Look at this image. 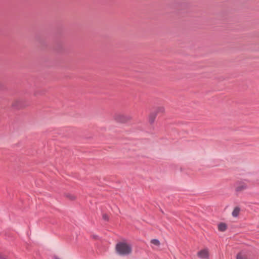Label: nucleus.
I'll return each instance as SVG.
<instances>
[{"instance_id":"nucleus-1","label":"nucleus","mask_w":259,"mask_h":259,"mask_svg":"<svg viewBox=\"0 0 259 259\" xmlns=\"http://www.w3.org/2000/svg\"><path fill=\"white\" fill-rule=\"evenodd\" d=\"M116 250L120 255H127L131 253L132 251V247L130 244L121 242L116 244Z\"/></svg>"},{"instance_id":"nucleus-2","label":"nucleus","mask_w":259,"mask_h":259,"mask_svg":"<svg viewBox=\"0 0 259 259\" xmlns=\"http://www.w3.org/2000/svg\"><path fill=\"white\" fill-rule=\"evenodd\" d=\"M197 255L201 259H208L209 258V250L207 248L201 249L197 252Z\"/></svg>"},{"instance_id":"nucleus-3","label":"nucleus","mask_w":259,"mask_h":259,"mask_svg":"<svg viewBox=\"0 0 259 259\" xmlns=\"http://www.w3.org/2000/svg\"><path fill=\"white\" fill-rule=\"evenodd\" d=\"M247 187V185L245 184L241 183L236 187V191L237 192H241L245 190Z\"/></svg>"},{"instance_id":"nucleus-4","label":"nucleus","mask_w":259,"mask_h":259,"mask_svg":"<svg viewBox=\"0 0 259 259\" xmlns=\"http://www.w3.org/2000/svg\"><path fill=\"white\" fill-rule=\"evenodd\" d=\"M157 113L154 112H153L150 114L149 116V121L150 123H152L154 122Z\"/></svg>"},{"instance_id":"nucleus-5","label":"nucleus","mask_w":259,"mask_h":259,"mask_svg":"<svg viewBox=\"0 0 259 259\" xmlns=\"http://www.w3.org/2000/svg\"><path fill=\"white\" fill-rule=\"evenodd\" d=\"M20 103V101L18 99L15 100L13 101L12 103V107L16 108H19L20 105L19 104Z\"/></svg>"},{"instance_id":"nucleus-6","label":"nucleus","mask_w":259,"mask_h":259,"mask_svg":"<svg viewBox=\"0 0 259 259\" xmlns=\"http://www.w3.org/2000/svg\"><path fill=\"white\" fill-rule=\"evenodd\" d=\"M227 226L225 223H220L218 225V229L220 231H225L226 230Z\"/></svg>"},{"instance_id":"nucleus-7","label":"nucleus","mask_w":259,"mask_h":259,"mask_svg":"<svg viewBox=\"0 0 259 259\" xmlns=\"http://www.w3.org/2000/svg\"><path fill=\"white\" fill-rule=\"evenodd\" d=\"M239 212H240V208L238 207H236L234 209V210L232 213V214L233 217H236L238 215Z\"/></svg>"},{"instance_id":"nucleus-8","label":"nucleus","mask_w":259,"mask_h":259,"mask_svg":"<svg viewBox=\"0 0 259 259\" xmlns=\"http://www.w3.org/2000/svg\"><path fill=\"white\" fill-rule=\"evenodd\" d=\"M124 116L121 114H117L115 116V119L118 121L123 122L124 120H123Z\"/></svg>"},{"instance_id":"nucleus-9","label":"nucleus","mask_w":259,"mask_h":259,"mask_svg":"<svg viewBox=\"0 0 259 259\" xmlns=\"http://www.w3.org/2000/svg\"><path fill=\"white\" fill-rule=\"evenodd\" d=\"M165 111V109L163 107L160 106L157 108L156 111L154 112L155 113H163Z\"/></svg>"},{"instance_id":"nucleus-10","label":"nucleus","mask_w":259,"mask_h":259,"mask_svg":"<svg viewBox=\"0 0 259 259\" xmlns=\"http://www.w3.org/2000/svg\"><path fill=\"white\" fill-rule=\"evenodd\" d=\"M151 243L157 246H159L160 245L159 241L157 239H152L151 240Z\"/></svg>"},{"instance_id":"nucleus-11","label":"nucleus","mask_w":259,"mask_h":259,"mask_svg":"<svg viewBox=\"0 0 259 259\" xmlns=\"http://www.w3.org/2000/svg\"><path fill=\"white\" fill-rule=\"evenodd\" d=\"M236 259H247L245 255L242 253H238L237 255Z\"/></svg>"},{"instance_id":"nucleus-12","label":"nucleus","mask_w":259,"mask_h":259,"mask_svg":"<svg viewBox=\"0 0 259 259\" xmlns=\"http://www.w3.org/2000/svg\"><path fill=\"white\" fill-rule=\"evenodd\" d=\"M103 218L105 220H108V217L107 214H104L103 215Z\"/></svg>"},{"instance_id":"nucleus-13","label":"nucleus","mask_w":259,"mask_h":259,"mask_svg":"<svg viewBox=\"0 0 259 259\" xmlns=\"http://www.w3.org/2000/svg\"><path fill=\"white\" fill-rule=\"evenodd\" d=\"M54 259H61V258H59V257L57 256H55L54 257Z\"/></svg>"}]
</instances>
